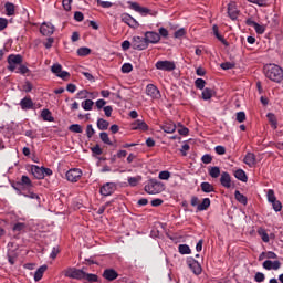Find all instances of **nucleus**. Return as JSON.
<instances>
[{
    "label": "nucleus",
    "mask_w": 283,
    "mask_h": 283,
    "mask_svg": "<svg viewBox=\"0 0 283 283\" xmlns=\"http://www.w3.org/2000/svg\"><path fill=\"white\" fill-rule=\"evenodd\" d=\"M63 275L65 277H70L71 280H80L81 282H88V283L98 282V275L87 273V268H82V269L67 268L63 271Z\"/></svg>",
    "instance_id": "1"
},
{
    "label": "nucleus",
    "mask_w": 283,
    "mask_h": 283,
    "mask_svg": "<svg viewBox=\"0 0 283 283\" xmlns=\"http://www.w3.org/2000/svg\"><path fill=\"white\" fill-rule=\"evenodd\" d=\"M264 75L273 83H282L283 81V70L276 64H266L264 66Z\"/></svg>",
    "instance_id": "2"
},
{
    "label": "nucleus",
    "mask_w": 283,
    "mask_h": 283,
    "mask_svg": "<svg viewBox=\"0 0 283 283\" xmlns=\"http://www.w3.org/2000/svg\"><path fill=\"white\" fill-rule=\"evenodd\" d=\"M144 189L146 193H150L151 196L163 193V191H165V184L156 179H149Z\"/></svg>",
    "instance_id": "3"
},
{
    "label": "nucleus",
    "mask_w": 283,
    "mask_h": 283,
    "mask_svg": "<svg viewBox=\"0 0 283 283\" xmlns=\"http://www.w3.org/2000/svg\"><path fill=\"white\" fill-rule=\"evenodd\" d=\"M155 67L161 72H174V70H176V62L169 60H160L156 62Z\"/></svg>",
    "instance_id": "4"
},
{
    "label": "nucleus",
    "mask_w": 283,
    "mask_h": 283,
    "mask_svg": "<svg viewBox=\"0 0 283 283\" xmlns=\"http://www.w3.org/2000/svg\"><path fill=\"white\" fill-rule=\"evenodd\" d=\"M82 176L83 171L81 169L72 168L66 172V180H69V182H78Z\"/></svg>",
    "instance_id": "5"
},
{
    "label": "nucleus",
    "mask_w": 283,
    "mask_h": 283,
    "mask_svg": "<svg viewBox=\"0 0 283 283\" xmlns=\"http://www.w3.org/2000/svg\"><path fill=\"white\" fill-rule=\"evenodd\" d=\"M130 8L135 12H138L139 14H142L143 17H147V14H151V17H156V14H158V12L151 13V10H149L146 7H140V4H138V2H132Z\"/></svg>",
    "instance_id": "6"
},
{
    "label": "nucleus",
    "mask_w": 283,
    "mask_h": 283,
    "mask_svg": "<svg viewBox=\"0 0 283 283\" xmlns=\"http://www.w3.org/2000/svg\"><path fill=\"white\" fill-rule=\"evenodd\" d=\"M133 50H147V41L145 38L134 36L132 42Z\"/></svg>",
    "instance_id": "7"
},
{
    "label": "nucleus",
    "mask_w": 283,
    "mask_h": 283,
    "mask_svg": "<svg viewBox=\"0 0 283 283\" xmlns=\"http://www.w3.org/2000/svg\"><path fill=\"white\" fill-rule=\"evenodd\" d=\"M114 191H116V184L114 182H106L99 189L101 196H112Z\"/></svg>",
    "instance_id": "8"
},
{
    "label": "nucleus",
    "mask_w": 283,
    "mask_h": 283,
    "mask_svg": "<svg viewBox=\"0 0 283 283\" xmlns=\"http://www.w3.org/2000/svg\"><path fill=\"white\" fill-rule=\"evenodd\" d=\"M146 44L149 46V43L156 44L160 42V34L154 31H148L145 33Z\"/></svg>",
    "instance_id": "9"
},
{
    "label": "nucleus",
    "mask_w": 283,
    "mask_h": 283,
    "mask_svg": "<svg viewBox=\"0 0 283 283\" xmlns=\"http://www.w3.org/2000/svg\"><path fill=\"white\" fill-rule=\"evenodd\" d=\"M122 21L123 23H126V25H128L129 28H139L140 24L138 23V21L136 19H134L130 14L128 13H123L122 14Z\"/></svg>",
    "instance_id": "10"
},
{
    "label": "nucleus",
    "mask_w": 283,
    "mask_h": 283,
    "mask_svg": "<svg viewBox=\"0 0 283 283\" xmlns=\"http://www.w3.org/2000/svg\"><path fill=\"white\" fill-rule=\"evenodd\" d=\"M146 94L147 96H150V98H154V99L160 98V91L154 84H148L146 86Z\"/></svg>",
    "instance_id": "11"
},
{
    "label": "nucleus",
    "mask_w": 283,
    "mask_h": 283,
    "mask_svg": "<svg viewBox=\"0 0 283 283\" xmlns=\"http://www.w3.org/2000/svg\"><path fill=\"white\" fill-rule=\"evenodd\" d=\"M187 264L195 275H200V273H202V266L198 261H196V259H189Z\"/></svg>",
    "instance_id": "12"
},
{
    "label": "nucleus",
    "mask_w": 283,
    "mask_h": 283,
    "mask_svg": "<svg viewBox=\"0 0 283 283\" xmlns=\"http://www.w3.org/2000/svg\"><path fill=\"white\" fill-rule=\"evenodd\" d=\"M282 266V263L280 261H271L266 260L263 262V269L266 271H277Z\"/></svg>",
    "instance_id": "13"
},
{
    "label": "nucleus",
    "mask_w": 283,
    "mask_h": 283,
    "mask_svg": "<svg viewBox=\"0 0 283 283\" xmlns=\"http://www.w3.org/2000/svg\"><path fill=\"white\" fill-rule=\"evenodd\" d=\"M40 32L43 36H50L54 34V25L52 23H42L40 27Z\"/></svg>",
    "instance_id": "14"
},
{
    "label": "nucleus",
    "mask_w": 283,
    "mask_h": 283,
    "mask_svg": "<svg viewBox=\"0 0 283 283\" xmlns=\"http://www.w3.org/2000/svg\"><path fill=\"white\" fill-rule=\"evenodd\" d=\"M228 14L232 21H235L238 19V14H240V11H238V6L235 2H230L228 4Z\"/></svg>",
    "instance_id": "15"
},
{
    "label": "nucleus",
    "mask_w": 283,
    "mask_h": 283,
    "mask_svg": "<svg viewBox=\"0 0 283 283\" xmlns=\"http://www.w3.org/2000/svg\"><path fill=\"white\" fill-rule=\"evenodd\" d=\"M103 277L108 282H114V280L118 277V272H116L114 269H106L103 272Z\"/></svg>",
    "instance_id": "16"
},
{
    "label": "nucleus",
    "mask_w": 283,
    "mask_h": 283,
    "mask_svg": "<svg viewBox=\"0 0 283 283\" xmlns=\"http://www.w3.org/2000/svg\"><path fill=\"white\" fill-rule=\"evenodd\" d=\"M220 184L226 189H231V175H229L227 171L222 172L220 177Z\"/></svg>",
    "instance_id": "17"
},
{
    "label": "nucleus",
    "mask_w": 283,
    "mask_h": 283,
    "mask_svg": "<svg viewBox=\"0 0 283 283\" xmlns=\"http://www.w3.org/2000/svg\"><path fill=\"white\" fill-rule=\"evenodd\" d=\"M133 129H139L140 132H147L149 129V126L145 120L137 119L132 124Z\"/></svg>",
    "instance_id": "18"
},
{
    "label": "nucleus",
    "mask_w": 283,
    "mask_h": 283,
    "mask_svg": "<svg viewBox=\"0 0 283 283\" xmlns=\"http://www.w3.org/2000/svg\"><path fill=\"white\" fill-rule=\"evenodd\" d=\"M243 163L248 165V167H255V154L253 153H247L244 156Z\"/></svg>",
    "instance_id": "19"
},
{
    "label": "nucleus",
    "mask_w": 283,
    "mask_h": 283,
    "mask_svg": "<svg viewBox=\"0 0 283 283\" xmlns=\"http://www.w3.org/2000/svg\"><path fill=\"white\" fill-rule=\"evenodd\" d=\"M20 107L21 109H24V111L32 109V107H34V102H32V98L30 97H24L20 102Z\"/></svg>",
    "instance_id": "20"
},
{
    "label": "nucleus",
    "mask_w": 283,
    "mask_h": 283,
    "mask_svg": "<svg viewBox=\"0 0 283 283\" xmlns=\"http://www.w3.org/2000/svg\"><path fill=\"white\" fill-rule=\"evenodd\" d=\"M31 174H33L34 178H36V180H43V167H39V166H32L31 167Z\"/></svg>",
    "instance_id": "21"
},
{
    "label": "nucleus",
    "mask_w": 283,
    "mask_h": 283,
    "mask_svg": "<svg viewBox=\"0 0 283 283\" xmlns=\"http://www.w3.org/2000/svg\"><path fill=\"white\" fill-rule=\"evenodd\" d=\"M20 187H23L24 189H32V180H30V177L28 176H22L21 180L18 182Z\"/></svg>",
    "instance_id": "22"
},
{
    "label": "nucleus",
    "mask_w": 283,
    "mask_h": 283,
    "mask_svg": "<svg viewBox=\"0 0 283 283\" xmlns=\"http://www.w3.org/2000/svg\"><path fill=\"white\" fill-rule=\"evenodd\" d=\"M8 63H12L13 65H21V63H23V56H21L20 54L18 55H9L8 56Z\"/></svg>",
    "instance_id": "23"
},
{
    "label": "nucleus",
    "mask_w": 283,
    "mask_h": 283,
    "mask_svg": "<svg viewBox=\"0 0 283 283\" xmlns=\"http://www.w3.org/2000/svg\"><path fill=\"white\" fill-rule=\"evenodd\" d=\"M161 129L166 134H174V132H176V124H174V122H168L161 126Z\"/></svg>",
    "instance_id": "24"
},
{
    "label": "nucleus",
    "mask_w": 283,
    "mask_h": 283,
    "mask_svg": "<svg viewBox=\"0 0 283 283\" xmlns=\"http://www.w3.org/2000/svg\"><path fill=\"white\" fill-rule=\"evenodd\" d=\"M45 271H48V265H42L40 266L34 274V281L35 282H40V280L43 279V273H45Z\"/></svg>",
    "instance_id": "25"
},
{
    "label": "nucleus",
    "mask_w": 283,
    "mask_h": 283,
    "mask_svg": "<svg viewBox=\"0 0 283 283\" xmlns=\"http://www.w3.org/2000/svg\"><path fill=\"white\" fill-rule=\"evenodd\" d=\"M211 207V199L205 198L201 203L197 206V211H207Z\"/></svg>",
    "instance_id": "26"
},
{
    "label": "nucleus",
    "mask_w": 283,
    "mask_h": 283,
    "mask_svg": "<svg viewBox=\"0 0 283 283\" xmlns=\"http://www.w3.org/2000/svg\"><path fill=\"white\" fill-rule=\"evenodd\" d=\"M4 9H6L7 17H14V12H15L14 3L6 2Z\"/></svg>",
    "instance_id": "27"
},
{
    "label": "nucleus",
    "mask_w": 283,
    "mask_h": 283,
    "mask_svg": "<svg viewBox=\"0 0 283 283\" xmlns=\"http://www.w3.org/2000/svg\"><path fill=\"white\" fill-rule=\"evenodd\" d=\"M97 128L101 130V132H105L107 129H109V122L103 119V118H98L97 119Z\"/></svg>",
    "instance_id": "28"
},
{
    "label": "nucleus",
    "mask_w": 283,
    "mask_h": 283,
    "mask_svg": "<svg viewBox=\"0 0 283 283\" xmlns=\"http://www.w3.org/2000/svg\"><path fill=\"white\" fill-rule=\"evenodd\" d=\"M234 178H237V180H241V182H247V180H249V178L247 177V172H244V170L242 169H238L234 172Z\"/></svg>",
    "instance_id": "29"
},
{
    "label": "nucleus",
    "mask_w": 283,
    "mask_h": 283,
    "mask_svg": "<svg viewBox=\"0 0 283 283\" xmlns=\"http://www.w3.org/2000/svg\"><path fill=\"white\" fill-rule=\"evenodd\" d=\"M266 118L269 123L271 124V127L274 129H277V117H275V114L268 113Z\"/></svg>",
    "instance_id": "30"
},
{
    "label": "nucleus",
    "mask_w": 283,
    "mask_h": 283,
    "mask_svg": "<svg viewBox=\"0 0 283 283\" xmlns=\"http://www.w3.org/2000/svg\"><path fill=\"white\" fill-rule=\"evenodd\" d=\"M81 105L85 112H92V108L94 107V102L92 99H85L82 102Z\"/></svg>",
    "instance_id": "31"
},
{
    "label": "nucleus",
    "mask_w": 283,
    "mask_h": 283,
    "mask_svg": "<svg viewBox=\"0 0 283 283\" xmlns=\"http://www.w3.org/2000/svg\"><path fill=\"white\" fill-rule=\"evenodd\" d=\"M208 171L211 178H220V167L218 166L210 167Z\"/></svg>",
    "instance_id": "32"
},
{
    "label": "nucleus",
    "mask_w": 283,
    "mask_h": 283,
    "mask_svg": "<svg viewBox=\"0 0 283 283\" xmlns=\"http://www.w3.org/2000/svg\"><path fill=\"white\" fill-rule=\"evenodd\" d=\"M201 191H203V193H212V191H214L213 185L209 182H201Z\"/></svg>",
    "instance_id": "33"
},
{
    "label": "nucleus",
    "mask_w": 283,
    "mask_h": 283,
    "mask_svg": "<svg viewBox=\"0 0 283 283\" xmlns=\"http://www.w3.org/2000/svg\"><path fill=\"white\" fill-rule=\"evenodd\" d=\"M258 234L260 235L263 242H270L269 233H266V230L264 228H259Z\"/></svg>",
    "instance_id": "34"
},
{
    "label": "nucleus",
    "mask_w": 283,
    "mask_h": 283,
    "mask_svg": "<svg viewBox=\"0 0 283 283\" xmlns=\"http://www.w3.org/2000/svg\"><path fill=\"white\" fill-rule=\"evenodd\" d=\"M201 96L203 101H211V98L213 97V90L205 88Z\"/></svg>",
    "instance_id": "35"
},
{
    "label": "nucleus",
    "mask_w": 283,
    "mask_h": 283,
    "mask_svg": "<svg viewBox=\"0 0 283 283\" xmlns=\"http://www.w3.org/2000/svg\"><path fill=\"white\" fill-rule=\"evenodd\" d=\"M41 116L43 120H48L49 123H52L54 120V117H52V113L50 112V109H43Z\"/></svg>",
    "instance_id": "36"
},
{
    "label": "nucleus",
    "mask_w": 283,
    "mask_h": 283,
    "mask_svg": "<svg viewBox=\"0 0 283 283\" xmlns=\"http://www.w3.org/2000/svg\"><path fill=\"white\" fill-rule=\"evenodd\" d=\"M235 200L240 202L241 205H247L248 200L244 195H242L239 190H235L234 192Z\"/></svg>",
    "instance_id": "37"
},
{
    "label": "nucleus",
    "mask_w": 283,
    "mask_h": 283,
    "mask_svg": "<svg viewBox=\"0 0 283 283\" xmlns=\"http://www.w3.org/2000/svg\"><path fill=\"white\" fill-rule=\"evenodd\" d=\"M140 180H143L142 176H136V177H129L128 178V185L130 187H137L138 182H140Z\"/></svg>",
    "instance_id": "38"
},
{
    "label": "nucleus",
    "mask_w": 283,
    "mask_h": 283,
    "mask_svg": "<svg viewBox=\"0 0 283 283\" xmlns=\"http://www.w3.org/2000/svg\"><path fill=\"white\" fill-rule=\"evenodd\" d=\"M99 138L102 143H104L105 145H111V146L113 145L112 140L109 139V135L107 133H101Z\"/></svg>",
    "instance_id": "39"
},
{
    "label": "nucleus",
    "mask_w": 283,
    "mask_h": 283,
    "mask_svg": "<svg viewBox=\"0 0 283 283\" xmlns=\"http://www.w3.org/2000/svg\"><path fill=\"white\" fill-rule=\"evenodd\" d=\"M179 253H181V255H189V253H191V249L187 244H180Z\"/></svg>",
    "instance_id": "40"
},
{
    "label": "nucleus",
    "mask_w": 283,
    "mask_h": 283,
    "mask_svg": "<svg viewBox=\"0 0 283 283\" xmlns=\"http://www.w3.org/2000/svg\"><path fill=\"white\" fill-rule=\"evenodd\" d=\"M70 132H73L74 134H83V127H81V125L78 124H72L69 127Z\"/></svg>",
    "instance_id": "41"
},
{
    "label": "nucleus",
    "mask_w": 283,
    "mask_h": 283,
    "mask_svg": "<svg viewBox=\"0 0 283 283\" xmlns=\"http://www.w3.org/2000/svg\"><path fill=\"white\" fill-rule=\"evenodd\" d=\"M91 52H92V50L90 48L83 46L77 50V55L78 56H87Z\"/></svg>",
    "instance_id": "42"
},
{
    "label": "nucleus",
    "mask_w": 283,
    "mask_h": 283,
    "mask_svg": "<svg viewBox=\"0 0 283 283\" xmlns=\"http://www.w3.org/2000/svg\"><path fill=\"white\" fill-rule=\"evenodd\" d=\"M62 71H63V66H61V64H59V63L53 64L51 67V72L53 74H55L56 76H59V74H61Z\"/></svg>",
    "instance_id": "43"
},
{
    "label": "nucleus",
    "mask_w": 283,
    "mask_h": 283,
    "mask_svg": "<svg viewBox=\"0 0 283 283\" xmlns=\"http://www.w3.org/2000/svg\"><path fill=\"white\" fill-rule=\"evenodd\" d=\"M195 85H196L197 90H205V85H207V82L202 78H197L195 81Z\"/></svg>",
    "instance_id": "44"
},
{
    "label": "nucleus",
    "mask_w": 283,
    "mask_h": 283,
    "mask_svg": "<svg viewBox=\"0 0 283 283\" xmlns=\"http://www.w3.org/2000/svg\"><path fill=\"white\" fill-rule=\"evenodd\" d=\"M268 202L272 203L275 200H277V198L275 197V191H273V189L268 190Z\"/></svg>",
    "instance_id": "45"
},
{
    "label": "nucleus",
    "mask_w": 283,
    "mask_h": 283,
    "mask_svg": "<svg viewBox=\"0 0 283 283\" xmlns=\"http://www.w3.org/2000/svg\"><path fill=\"white\" fill-rule=\"evenodd\" d=\"M94 134H96V130H94V126H92V124H88L86 126V136H87V138H92V136H94Z\"/></svg>",
    "instance_id": "46"
},
{
    "label": "nucleus",
    "mask_w": 283,
    "mask_h": 283,
    "mask_svg": "<svg viewBox=\"0 0 283 283\" xmlns=\"http://www.w3.org/2000/svg\"><path fill=\"white\" fill-rule=\"evenodd\" d=\"M201 161L203 163V165H210V163L213 161V157L209 154H206L201 157Z\"/></svg>",
    "instance_id": "47"
},
{
    "label": "nucleus",
    "mask_w": 283,
    "mask_h": 283,
    "mask_svg": "<svg viewBox=\"0 0 283 283\" xmlns=\"http://www.w3.org/2000/svg\"><path fill=\"white\" fill-rule=\"evenodd\" d=\"M132 70H134V66H132V64H129V63H125L122 66L123 74H129V72H132Z\"/></svg>",
    "instance_id": "48"
},
{
    "label": "nucleus",
    "mask_w": 283,
    "mask_h": 283,
    "mask_svg": "<svg viewBox=\"0 0 283 283\" xmlns=\"http://www.w3.org/2000/svg\"><path fill=\"white\" fill-rule=\"evenodd\" d=\"M171 178V172L164 170L159 172V179L160 180H169Z\"/></svg>",
    "instance_id": "49"
},
{
    "label": "nucleus",
    "mask_w": 283,
    "mask_h": 283,
    "mask_svg": "<svg viewBox=\"0 0 283 283\" xmlns=\"http://www.w3.org/2000/svg\"><path fill=\"white\" fill-rule=\"evenodd\" d=\"M214 151L219 156H224L227 154V148H224V146H217L214 147Z\"/></svg>",
    "instance_id": "50"
},
{
    "label": "nucleus",
    "mask_w": 283,
    "mask_h": 283,
    "mask_svg": "<svg viewBox=\"0 0 283 283\" xmlns=\"http://www.w3.org/2000/svg\"><path fill=\"white\" fill-rule=\"evenodd\" d=\"M265 279H266V276L262 272H256L254 275L255 282H259V283L264 282Z\"/></svg>",
    "instance_id": "51"
},
{
    "label": "nucleus",
    "mask_w": 283,
    "mask_h": 283,
    "mask_svg": "<svg viewBox=\"0 0 283 283\" xmlns=\"http://www.w3.org/2000/svg\"><path fill=\"white\" fill-rule=\"evenodd\" d=\"M237 120L238 123H244V120H247V114L244 112H238Z\"/></svg>",
    "instance_id": "52"
},
{
    "label": "nucleus",
    "mask_w": 283,
    "mask_h": 283,
    "mask_svg": "<svg viewBox=\"0 0 283 283\" xmlns=\"http://www.w3.org/2000/svg\"><path fill=\"white\" fill-rule=\"evenodd\" d=\"M62 6L66 12H70L72 10V0H63Z\"/></svg>",
    "instance_id": "53"
},
{
    "label": "nucleus",
    "mask_w": 283,
    "mask_h": 283,
    "mask_svg": "<svg viewBox=\"0 0 283 283\" xmlns=\"http://www.w3.org/2000/svg\"><path fill=\"white\" fill-rule=\"evenodd\" d=\"M272 207L274 209V211H282V202H280L279 200L272 201Z\"/></svg>",
    "instance_id": "54"
},
{
    "label": "nucleus",
    "mask_w": 283,
    "mask_h": 283,
    "mask_svg": "<svg viewBox=\"0 0 283 283\" xmlns=\"http://www.w3.org/2000/svg\"><path fill=\"white\" fill-rule=\"evenodd\" d=\"M233 67H235L234 63H231V62L221 63L222 70H233Z\"/></svg>",
    "instance_id": "55"
},
{
    "label": "nucleus",
    "mask_w": 283,
    "mask_h": 283,
    "mask_svg": "<svg viewBox=\"0 0 283 283\" xmlns=\"http://www.w3.org/2000/svg\"><path fill=\"white\" fill-rule=\"evenodd\" d=\"M254 30L256 34H264L265 29H264V25L256 23L254 24Z\"/></svg>",
    "instance_id": "56"
},
{
    "label": "nucleus",
    "mask_w": 283,
    "mask_h": 283,
    "mask_svg": "<svg viewBox=\"0 0 283 283\" xmlns=\"http://www.w3.org/2000/svg\"><path fill=\"white\" fill-rule=\"evenodd\" d=\"M249 3H255V6H260V8L266 6V0H248Z\"/></svg>",
    "instance_id": "57"
},
{
    "label": "nucleus",
    "mask_w": 283,
    "mask_h": 283,
    "mask_svg": "<svg viewBox=\"0 0 283 283\" xmlns=\"http://www.w3.org/2000/svg\"><path fill=\"white\" fill-rule=\"evenodd\" d=\"M8 262L13 265L17 262V255L12 254V252H8Z\"/></svg>",
    "instance_id": "58"
},
{
    "label": "nucleus",
    "mask_w": 283,
    "mask_h": 283,
    "mask_svg": "<svg viewBox=\"0 0 283 283\" xmlns=\"http://www.w3.org/2000/svg\"><path fill=\"white\" fill-rule=\"evenodd\" d=\"M28 72H30V69H28V66L20 65L18 71H17V74H28Z\"/></svg>",
    "instance_id": "59"
},
{
    "label": "nucleus",
    "mask_w": 283,
    "mask_h": 283,
    "mask_svg": "<svg viewBox=\"0 0 283 283\" xmlns=\"http://www.w3.org/2000/svg\"><path fill=\"white\" fill-rule=\"evenodd\" d=\"M97 6H101V8H112V2L97 0Z\"/></svg>",
    "instance_id": "60"
},
{
    "label": "nucleus",
    "mask_w": 283,
    "mask_h": 283,
    "mask_svg": "<svg viewBox=\"0 0 283 283\" xmlns=\"http://www.w3.org/2000/svg\"><path fill=\"white\" fill-rule=\"evenodd\" d=\"M59 253H61V250H60L59 248L54 247V248L52 249V252H51V254H50V258H52V260H55V258L59 255Z\"/></svg>",
    "instance_id": "61"
},
{
    "label": "nucleus",
    "mask_w": 283,
    "mask_h": 283,
    "mask_svg": "<svg viewBox=\"0 0 283 283\" xmlns=\"http://www.w3.org/2000/svg\"><path fill=\"white\" fill-rule=\"evenodd\" d=\"M112 112H114V108H112V106L104 107V113H105V116H107V118L112 116Z\"/></svg>",
    "instance_id": "62"
},
{
    "label": "nucleus",
    "mask_w": 283,
    "mask_h": 283,
    "mask_svg": "<svg viewBox=\"0 0 283 283\" xmlns=\"http://www.w3.org/2000/svg\"><path fill=\"white\" fill-rule=\"evenodd\" d=\"M74 19H75V21H83V19H84L83 12L76 11L74 13Z\"/></svg>",
    "instance_id": "63"
},
{
    "label": "nucleus",
    "mask_w": 283,
    "mask_h": 283,
    "mask_svg": "<svg viewBox=\"0 0 283 283\" xmlns=\"http://www.w3.org/2000/svg\"><path fill=\"white\" fill-rule=\"evenodd\" d=\"M77 98L83 101V98H87V91L83 90L77 93Z\"/></svg>",
    "instance_id": "64"
}]
</instances>
